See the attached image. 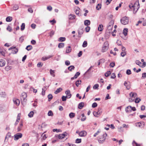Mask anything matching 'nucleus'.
Instances as JSON below:
<instances>
[{"label": "nucleus", "mask_w": 146, "mask_h": 146, "mask_svg": "<svg viewBox=\"0 0 146 146\" xmlns=\"http://www.w3.org/2000/svg\"><path fill=\"white\" fill-rule=\"evenodd\" d=\"M74 66L72 65L68 67V70L70 71H72V70H74Z\"/></svg>", "instance_id": "c756f323"}, {"label": "nucleus", "mask_w": 146, "mask_h": 146, "mask_svg": "<svg viewBox=\"0 0 146 146\" xmlns=\"http://www.w3.org/2000/svg\"><path fill=\"white\" fill-rule=\"evenodd\" d=\"M97 106V104L96 102L93 103L92 105V107L93 108H95Z\"/></svg>", "instance_id": "052dcab7"}, {"label": "nucleus", "mask_w": 146, "mask_h": 146, "mask_svg": "<svg viewBox=\"0 0 146 146\" xmlns=\"http://www.w3.org/2000/svg\"><path fill=\"white\" fill-rule=\"evenodd\" d=\"M66 40V38L64 37H61L59 38L58 41L59 42H63Z\"/></svg>", "instance_id": "c85d7f7f"}, {"label": "nucleus", "mask_w": 146, "mask_h": 146, "mask_svg": "<svg viewBox=\"0 0 146 146\" xmlns=\"http://www.w3.org/2000/svg\"><path fill=\"white\" fill-rule=\"evenodd\" d=\"M126 54V52H122L121 53V55L122 57L124 56Z\"/></svg>", "instance_id": "680f3d73"}, {"label": "nucleus", "mask_w": 146, "mask_h": 146, "mask_svg": "<svg viewBox=\"0 0 146 146\" xmlns=\"http://www.w3.org/2000/svg\"><path fill=\"white\" fill-rule=\"evenodd\" d=\"M75 113L73 112H71L69 114V116L71 118H72L74 117H75Z\"/></svg>", "instance_id": "cd10ccee"}, {"label": "nucleus", "mask_w": 146, "mask_h": 146, "mask_svg": "<svg viewBox=\"0 0 146 146\" xmlns=\"http://www.w3.org/2000/svg\"><path fill=\"white\" fill-rule=\"evenodd\" d=\"M12 17H7L6 19V20L7 22H11L12 20Z\"/></svg>", "instance_id": "2f4dec72"}, {"label": "nucleus", "mask_w": 146, "mask_h": 146, "mask_svg": "<svg viewBox=\"0 0 146 146\" xmlns=\"http://www.w3.org/2000/svg\"><path fill=\"white\" fill-rule=\"evenodd\" d=\"M23 125V123L21 122L20 123L17 129V131L18 132H19L21 130Z\"/></svg>", "instance_id": "ddd939ff"}, {"label": "nucleus", "mask_w": 146, "mask_h": 146, "mask_svg": "<svg viewBox=\"0 0 146 146\" xmlns=\"http://www.w3.org/2000/svg\"><path fill=\"white\" fill-rule=\"evenodd\" d=\"M84 103L83 102H81L79 104L78 108L79 109H82L84 107Z\"/></svg>", "instance_id": "dca6fc26"}, {"label": "nucleus", "mask_w": 146, "mask_h": 146, "mask_svg": "<svg viewBox=\"0 0 146 146\" xmlns=\"http://www.w3.org/2000/svg\"><path fill=\"white\" fill-rule=\"evenodd\" d=\"M83 32L84 31L82 28H81L79 29L78 30V34L79 36H79L80 37H81V36L83 34Z\"/></svg>", "instance_id": "2eb2a0df"}, {"label": "nucleus", "mask_w": 146, "mask_h": 146, "mask_svg": "<svg viewBox=\"0 0 146 146\" xmlns=\"http://www.w3.org/2000/svg\"><path fill=\"white\" fill-rule=\"evenodd\" d=\"M50 23H52V25H54V23H56V21L54 19H53L52 20H50L49 21Z\"/></svg>", "instance_id": "69168bd1"}, {"label": "nucleus", "mask_w": 146, "mask_h": 146, "mask_svg": "<svg viewBox=\"0 0 146 146\" xmlns=\"http://www.w3.org/2000/svg\"><path fill=\"white\" fill-rule=\"evenodd\" d=\"M75 15L72 14H70L69 16V19L70 20L73 19L75 18Z\"/></svg>", "instance_id": "393cba45"}, {"label": "nucleus", "mask_w": 146, "mask_h": 146, "mask_svg": "<svg viewBox=\"0 0 146 146\" xmlns=\"http://www.w3.org/2000/svg\"><path fill=\"white\" fill-rule=\"evenodd\" d=\"M81 142V139H77L76 140V143H79Z\"/></svg>", "instance_id": "8fccbe9b"}, {"label": "nucleus", "mask_w": 146, "mask_h": 146, "mask_svg": "<svg viewBox=\"0 0 146 146\" xmlns=\"http://www.w3.org/2000/svg\"><path fill=\"white\" fill-rule=\"evenodd\" d=\"M101 4H98L96 7V9L97 10H99L101 9Z\"/></svg>", "instance_id": "ea45409f"}, {"label": "nucleus", "mask_w": 146, "mask_h": 146, "mask_svg": "<svg viewBox=\"0 0 146 146\" xmlns=\"http://www.w3.org/2000/svg\"><path fill=\"white\" fill-rule=\"evenodd\" d=\"M90 29V27L88 26H87L85 28V30L87 32H88Z\"/></svg>", "instance_id": "774afa93"}, {"label": "nucleus", "mask_w": 146, "mask_h": 146, "mask_svg": "<svg viewBox=\"0 0 146 146\" xmlns=\"http://www.w3.org/2000/svg\"><path fill=\"white\" fill-rule=\"evenodd\" d=\"M5 70L6 71H8L11 69V66H8L5 67Z\"/></svg>", "instance_id": "a19ab883"}, {"label": "nucleus", "mask_w": 146, "mask_h": 146, "mask_svg": "<svg viewBox=\"0 0 146 146\" xmlns=\"http://www.w3.org/2000/svg\"><path fill=\"white\" fill-rule=\"evenodd\" d=\"M71 50H72V49L71 48L70 46H68L66 48V52L67 53H69L71 51Z\"/></svg>", "instance_id": "b1692460"}, {"label": "nucleus", "mask_w": 146, "mask_h": 146, "mask_svg": "<svg viewBox=\"0 0 146 146\" xmlns=\"http://www.w3.org/2000/svg\"><path fill=\"white\" fill-rule=\"evenodd\" d=\"M129 7L130 9H133V13L135 14L138 10L139 7V4L138 1H136L134 4L133 5L132 4L129 5Z\"/></svg>", "instance_id": "f257e3e1"}, {"label": "nucleus", "mask_w": 146, "mask_h": 146, "mask_svg": "<svg viewBox=\"0 0 146 146\" xmlns=\"http://www.w3.org/2000/svg\"><path fill=\"white\" fill-rule=\"evenodd\" d=\"M93 114L96 117H98L99 116V115H98V113H97V112L95 111H94L93 112Z\"/></svg>", "instance_id": "5fc2aeb1"}, {"label": "nucleus", "mask_w": 146, "mask_h": 146, "mask_svg": "<svg viewBox=\"0 0 146 146\" xmlns=\"http://www.w3.org/2000/svg\"><path fill=\"white\" fill-rule=\"evenodd\" d=\"M135 100V102L136 103H137L141 101V99L139 98H137V97L136 98Z\"/></svg>", "instance_id": "f704fd0d"}, {"label": "nucleus", "mask_w": 146, "mask_h": 146, "mask_svg": "<svg viewBox=\"0 0 146 146\" xmlns=\"http://www.w3.org/2000/svg\"><path fill=\"white\" fill-rule=\"evenodd\" d=\"M1 95V96L3 97V98H5L6 96V94L5 93V92H2L0 94Z\"/></svg>", "instance_id": "c03bdc74"}, {"label": "nucleus", "mask_w": 146, "mask_h": 146, "mask_svg": "<svg viewBox=\"0 0 146 146\" xmlns=\"http://www.w3.org/2000/svg\"><path fill=\"white\" fill-rule=\"evenodd\" d=\"M50 73L51 76L54 77L55 76V75L54 74L55 71L53 70L52 69H50Z\"/></svg>", "instance_id": "412c9836"}, {"label": "nucleus", "mask_w": 146, "mask_h": 146, "mask_svg": "<svg viewBox=\"0 0 146 146\" xmlns=\"http://www.w3.org/2000/svg\"><path fill=\"white\" fill-rule=\"evenodd\" d=\"M99 86V85L98 84H96L93 86V88L94 89H98Z\"/></svg>", "instance_id": "a18cd8bd"}, {"label": "nucleus", "mask_w": 146, "mask_h": 146, "mask_svg": "<svg viewBox=\"0 0 146 146\" xmlns=\"http://www.w3.org/2000/svg\"><path fill=\"white\" fill-rule=\"evenodd\" d=\"M90 24V21L89 20H86L84 21V24L85 25L88 26Z\"/></svg>", "instance_id": "f3484780"}, {"label": "nucleus", "mask_w": 146, "mask_h": 146, "mask_svg": "<svg viewBox=\"0 0 146 146\" xmlns=\"http://www.w3.org/2000/svg\"><path fill=\"white\" fill-rule=\"evenodd\" d=\"M25 24L24 23H22L21 26V29L22 31H23L25 28Z\"/></svg>", "instance_id": "4c0bfd02"}, {"label": "nucleus", "mask_w": 146, "mask_h": 146, "mask_svg": "<svg viewBox=\"0 0 146 146\" xmlns=\"http://www.w3.org/2000/svg\"><path fill=\"white\" fill-rule=\"evenodd\" d=\"M135 63L136 64H137V65H139L140 66H140V64H141V63L139 60H136L135 61Z\"/></svg>", "instance_id": "13d9d810"}, {"label": "nucleus", "mask_w": 146, "mask_h": 146, "mask_svg": "<svg viewBox=\"0 0 146 146\" xmlns=\"http://www.w3.org/2000/svg\"><path fill=\"white\" fill-rule=\"evenodd\" d=\"M22 136V134L21 133H18L14 135V140H17L21 138Z\"/></svg>", "instance_id": "423d86ee"}, {"label": "nucleus", "mask_w": 146, "mask_h": 146, "mask_svg": "<svg viewBox=\"0 0 146 146\" xmlns=\"http://www.w3.org/2000/svg\"><path fill=\"white\" fill-rule=\"evenodd\" d=\"M54 31L52 30L51 31V32L49 33V36L50 37H52L53 35H54Z\"/></svg>", "instance_id": "79ce46f5"}, {"label": "nucleus", "mask_w": 146, "mask_h": 146, "mask_svg": "<svg viewBox=\"0 0 146 146\" xmlns=\"http://www.w3.org/2000/svg\"><path fill=\"white\" fill-rule=\"evenodd\" d=\"M81 83V80H78L76 82V85L77 87H78L79 85Z\"/></svg>", "instance_id": "72a5a7b5"}, {"label": "nucleus", "mask_w": 146, "mask_h": 146, "mask_svg": "<svg viewBox=\"0 0 146 146\" xmlns=\"http://www.w3.org/2000/svg\"><path fill=\"white\" fill-rule=\"evenodd\" d=\"M109 48V44L108 42H105L103 45L102 49V52H106L108 50Z\"/></svg>", "instance_id": "7ed1b4c3"}, {"label": "nucleus", "mask_w": 146, "mask_h": 146, "mask_svg": "<svg viewBox=\"0 0 146 146\" xmlns=\"http://www.w3.org/2000/svg\"><path fill=\"white\" fill-rule=\"evenodd\" d=\"M33 47L31 45H29L26 48V49L28 51L32 49Z\"/></svg>", "instance_id": "7c9ffc66"}, {"label": "nucleus", "mask_w": 146, "mask_h": 146, "mask_svg": "<svg viewBox=\"0 0 146 146\" xmlns=\"http://www.w3.org/2000/svg\"><path fill=\"white\" fill-rule=\"evenodd\" d=\"M132 143L133 146H140V145L138 144L134 141H133Z\"/></svg>", "instance_id": "3c124183"}, {"label": "nucleus", "mask_w": 146, "mask_h": 146, "mask_svg": "<svg viewBox=\"0 0 146 146\" xmlns=\"http://www.w3.org/2000/svg\"><path fill=\"white\" fill-rule=\"evenodd\" d=\"M27 97V94L25 92H23L22 94V96L21 97V100L22 103H24L27 101L26 98Z\"/></svg>", "instance_id": "39448f33"}, {"label": "nucleus", "mask_w": 146, "mask_h": 146, "mask_svg": "<svg viewBox=\"0 0 146 146\" xmlns=\"http://www.w3.org/2000/svg\"><path fill=\"white\" fill-rule=\"evenodd\" d=\"M13 9L15 10H17L19 9V6L17 5H15L13 7Z\"/></svg>", "instance_id": "09e8293b"}, {"label": "nucleus", "mask_w": 146, "mask_h": 146, "mask_svg": "<svg viewBox=\"0 0 146 146\" xmlns=\"http://www.w3.org/2000/svg\"><path fill=\"white\" fill-rule=\"evenodd\" d=\"M114 21H113L112 20L110 21L108 24V25H110L111 26H113V25L114 24Z\"/></svg>", "instance_id": "603ef678"}, {"label": "nucleus", "mask_w": 146, "mask_h": 146, "mask_svg": "<svg viewBox=\"0 0 146 146\" xmlns=\"http://www.w3.org/2000/svg\"><path fill=\"white\" fill-rule=\"evenodd\" d=\"M107 136L106 133L100 136L99 137V139L98 140L100 143H102L104 142L106 139V137Z\"/></svg>", "instance_id": "f03ea898"}, {"label": "nucleus", "mask_w": 146, "mask_h": 146, "mask_svg": "<svg viewBox=\"0 0 146 146\" xmlns=\"http://www.w3.org/2000/svg\"><path fill=\"white\" fill-rule=\"evenodd\" d=\"M62 90V88H58L54 92V93L55 94H57L58 93L61 91Z\"/></svg>", "instance_id": "5701e85b"}, {"label": "nucleus", "mask_w": 146, "mask_h": 146, "mask_svg": "<svg viewBox=\"0 0 146 146\" xmlns=\"http://www.w3.org/2000/svg\"><path fill=\"white\" fill-rule=\"evenodd\" d=\"M67 98V97L66 96H63L62 98V101H65L66 100Z\"/></svg>", "instance_id": "bf43d9fd"}, {"label": "nucleus", "mask_w": 146, "mask_h": 146, "mask_svg": "<svg viewBox=\"0 0 146 146\" xmlns=\"http://www.w3.org/2000/svg\"><path fill=\"white\" fill-rule=\"evenodd\" d=\"M48 101H50L52 99L53 96L51 94H50L48 95Z\"/></svg>", "instance_id": "473e14b6"}, {"label": "nucleus", "mask_w": 146, "mask_h": 146, "mask_svg": "<svg viewBox=\"0 0 146 146\" xmlns=\"http://www.w3.org/2000/svg\"><path fill=\"white\" fill-rule=\"evenodd\" d=\"M87 42L86 41H85L83 42L82 44V46L83 47H85L87 46Z\"/></svg>", "instance_id": "49530a36"}, {"label": "nucleus", "mask_w": 146, "mask_h": 146, "mask_svg": "<svg viewBox=\"0 0 146 146\" xmlns=\"http://www.w3.org/2000/svg\"><path fill=\"white\" fill-rule=\"evenodd\" d=\"M131 98H135L137 97V94L136 93L131 92L129 94Z\"/></svg>", "instance_id": "9b49d317"}, {"label": "nucleus", "mask_w": 146, "mask_h": 146, "mask_svg": "<svg viewBox=\"0 0 146 146\" xmlns=\"http://www.w3.org/2000/svg\"><path fill=\"white\" fill-rule=\"evenodd\" d=\"M64 46V43H59L58 46V47L59 48H62Z\"/></svg>", "instance_id": "bb28decb"}, {"label": "nucleus", "mask_w": 146, "mask_h": 146, "mask_svg": "<svg viewBox=\"0 0 146 146\" xmlns=\"http://www.w3.org/2000/svg\"><path fill=\"white\" fill-rule=\"evenodd\" d=\"M103 29V26L102 24H100L99 25L98 28V30L100 31H102Z\"/></svg>", "instance_id": "6ab92c4d"}, {"label": "nucleus", "mask_w": 146, "mask_h": 146, "mask_svg": "<svg viewBox=\"0 0 146 146\" xmlns=\"http://www.w3.org/2000/svg\"><path fill=\"white\" fill-rule=\"evenodd\" d=\"M131 106H129L125 108V111L126 112H128L131 111Z\"/></svg>", "instance_id": "aec40b11"}, {"label": "nucleus", "mask_w": 146, "mask_h": 146, "mask_svg": "<svg viewBox=\"0 0 146 146\" xmlns=\"http://www.w3.org/2000/svg\"><path fill=\"white\" fill-rule=\"evenodd\" d=\"M67 133L66 132H64L63 133L59 135L58 136V138L59 139H62L65 137L66 136Z\"/></svg>", "instance_id": "0eeeda50"}, {"label": "nucleus", "mask_w": 146, "mask_h": 146, "mask_svg": "<svg viewBox=\"0 0 146 146\" xmlns=\"http://www.w3.org/2000/svg\"><path fill=\"white\" fill-rule=\"evenodd\" d=\"M113 28V26L110 25H108L107 29L108 30H109V32H110V31H111V30H112Z\"/></svg>", "instance_id": "58836bf2"}, {"label": "nucleus", "mask_w": 146, "mask_h": 146, "mask_svg": "<svg viewBox=\"0 0 146 146\" xmlns=\"http://www.w3.org/2000/svg\"><path fill=\"white\" fill-rule=\"evenodd\" d=\"M12 51L13 54H16L18 51V49L17 48H15L14 49L12 50Z\"/></svg>", "instance_id": "de8ad7c7"}, {"label": "nucleus", "mask_w": 146, "mask_h": 146, "mask_svg": "<svg viewBox=\"0 0 146 146\" xmlns=\"http://www.w3.org/2000/svg\"><path fill=\"white\" fill-rule=\"evenodd\" d=\"M111 74V72L110 71L107 72L105 74V76L106 77L108 76Z\"/></svg>", "instance_id": "864d4df0"}, {"label": "nucleus", "mask_w": 146, "mask_h": 146, "mask_svg": "<svg viewBox=\"0 0 146 146\" xmlns=\"http://www.w3.org/2000/svg\"><path fill=\"white\" fill-rule=\"evenodd\" d=\"M70 93V91L69 90H67L65 92V94L67 95L66 96L68 98H70L72 96V94Z\"/></svg>", "instance_id": "6e6552de"}, {"label": "nucleus", "mask_w": 146, "mask_h": 146, "mask_svg": "<svg viewBox=\"0 0 146 146\" xmlns=\"http://www.w3.org/2000/svg\"><path fill=\"white\" fill-rule=\"evenodd\" d=\"M42 65H43L40 62H39L38 63V64H37V66L38 67H41L42 66Z\"/></svg>", "instance_id": "338daca9"}, {"label": "nucleus", "mask_w": 146, "mask_h": 146, "mask_svg": "<svg viewBox=\"0 0 146 146\" xmlns=\"http://www.w3.org/2000/svg\"><path fill=\"white\" fill-rule=\"evenodd\" d=\"M5 64V62L3 59H0V67H3Z\"/></svg>", "instance_id": "9d476101"}, {"label": "nucleus", "mask_w": 146, "mask_h": 146, "mask_svg": "<svg viewBox=\"0 0 146 146\" xmlns=\"http://www.w3.org/2000/svg\"><path fill=\"white\" fill-rule=\"evenodd\" d=\"M48 116H53V113L52 111L51 110L49 111L48 113Z\"/></svg>", "instance_id": "e433bc0d"}, {"label": "nucleus", "mask_w": 146, "mask_h": 146, "mask_svg": "<svg viewBox=\"0 0 146 146\" xmlns=\"http://www.w3.org/2000/svg\"><path fill=\"white\" fill-rule=\"evenodd\" d=\"M121 23L123 25H126L128 24L129 21L128 17H123L120 20Z\"/></svg>", "instance_id": "20e7f679"}, {"label": "nucleus", "mask_w": 146, "mask_h": 146, "mask_svg": "<svg viewBox=\"0 0 146 146\" xmlns=\"http://www.w3.org/2000/svg\"><path fill=\"white\" fill-rule=\"evenodd\" d=\"M34 114V112L33 111H31L30 113L28 114V116L30 117H33Z\"/></svg>", "instance_id": "37998d69"}, {"label": "nucleus", "mask_w": 146, "mask_h": 146, "mask_svg": "<svg viewBox=\"0 0 146 146\" xmlns=\"http://www.w3.org/2000/svg\"><path fill=\"white\" fill-rule=\"evenodd\" d=\"M87 133L84 131H82L79 133V135L80 137H84L86 135Z\"/></svg>", "instance_id": "1a4fd4ad"}, {"label": "nucleus", "mask_w": 146, "mask_h": 146, "mask_svg": "<svg viewBox=\"0 0 146 146\" xmlns=\"http://www.w3.org/2000/svg\"><path fill=\"white\" fill-rule=\"evenodd\" d=\"M128 31V30L127 28H125L124 29L123 33L125 36H126L127 35Z\"/></svg>", "instance_id": "4be33fe9"}, {"label": "nucleus", "mask_w": 146, "mask_h": 146, "mask_svg": "<svg viewBox=\"0 0 146 146\" xmlns=\"http://www.w3.org/2000/svg\"><path fill=\"white\" fill-rule=\"evenodd\" d=\"M129 83H128L126 81L125 82L124 84V85L126 86V88L128 90H129L130 88V86H129Z\"/></svg>", "instance_id": "a211bd4d"}, {"label": "nucleus", "mask_w": 146, "mask_h": 146, "mask_svg": "<svg viewBox=\"0 0 146 146\" xmlns=\"http://www.w3.org/2000/svg\"><path fill=\"white\" fill-rule=\"evenodd\" d=\"M115 66V63L113 62H111L110 65V66L112 68L113 67Z\"/></svg>", "instance_id": "0e129e2a"}, {"label": "nucleus", "mask_w": 146, "mask_h": 146, "mask_svg": "<svg viewBox=\"0 0 146 146\" xmlns=\"http://www.w3.org/2000/svg\"><path fill=\"white\" fill-rule=\"evenodd\" d=\"M14 104L17 106H19L20 104V101L19 99H14L13 100Z\"/></svg>", "instance_id": "4468645a"}, {"label": "nucleus", "mask_w": 146, "mask_h": 146, "mask_svg": "<svg viewBox=\"0 0 146 146\" xmlns=\"http://www.w3.org/2000/svg\"><path fill=\"white\" fill-rule=\"evenodd\" d=\"M82 118L81 120L82 121H84L86 119V117L85 116L84 114V113H82Z\"/></svg>", "instance_id": "c9c22d12"}, {"label": "nucleus", "mask_w": 146, "mask_h": 146, "mask_svg": "<svg viewBox=\"0 0 146 146\" xmlns=\"http://www.w3.org/2000/svg\"><path fill=\"white\" fill-rule=\"evenodd\" d=\"M7 31L9 32H11L12 31V29L11 27L9 26H8L7 27Z\"/></svg>", "instance_id": "6e6d98bb"}, {"label": "nucleus", "mask_w": 146, "mask_h": 146, "mask_svg": "<svg viewBox=\"0 0 146 146\" xmlns=\"http://www.w3.org/2000/svg\"><path fill=\"white\" fill-rule=\"evenodd\" d=\"M80 74V73L79 72H77L74 75V78H76L78 77Z\"/></svg>", "instance_id": "4d7b16f0"}, {"label": "nucleus", "mask_w": 146, "mask_h": 146, "mask_svg": "<svg viewBox=\"0 0 146 146\" xmlns=\"http://www.w3.org/2000/svg\"><path fill=\"white\" fill-rule=\"evenodd\" d=\"M97 112L98 113V114L99 115H100L102 114V109L101 108H99L98 109V111Z\"/></svg>", "instance_id": "a878e982"}, {"label": "nucleus", "mask_w": 146, "mask_h": 146, "mask_svg": "<svg viewBox=\"0 0 146 146\" xmlns=\"http://www.w3.org/2000/svg\"><path fill=\"white\" fill-rule=\"evenodd\" d=\"M93 67L92 66H91L90 68L84 74V75H86L87 74L89 75L91 73V70L92 68Z\"/></svg>", "instance_id": "f8f14e48"}, {"label": "nucleus", "mask_w": 146, "mask_h": 146, "mask_svg": "<svg viewBox=\"0 0 146 146\" xmlns=\"http://www.w3.org/2000/svg\"><path fill=\"white\" fill-rule=\"evenodd\" d=\"M131 72L130 70L128 69L126 71V73L127 75H130L131 74Z\"/></svg>", "instance_id": "e2e57ef3"}]
</instances>
